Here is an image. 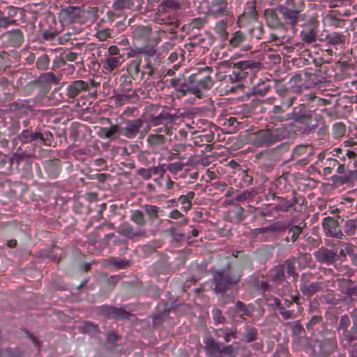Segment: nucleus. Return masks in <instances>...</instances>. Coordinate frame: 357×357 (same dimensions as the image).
Listing matches in <instances>:
<instances>
[{"label":"nucleus","instance_id":"obj_22","mask_svg":"<svg viewBox=\"0 0 357 357\" xmlns=\"http://www.w3.org/2000/svg\"><path fill=\"white\" fill-rule=\"evenodd\" d=\"M143 122L141 119L128 122L124 127L121 126V135L128 138H132L139 132V128L142 126Z\"/></svg>","mask_w":357,"mask_h":357},{"label":"nucleus","instance_id":"obj_45","mask_svg":"<svg viewBox=\"0 0 357 357\" xmlns=\"http://www.w3.org/2000/svg\"><path fill=\"white\" fill-rule=\"evenodd\" d=\"M130 220L139 227H142L147 223V220L145 218L143 211L140 210L132 211L130 215Z\"/></svg>","mask_w":357,"mask_h":357},{"label":"nucleus","instance_id":"obj_36","mask_svg":"<svg viewBox=\"0 0 357 357\" xmlns=\"http://www.w3.org/2000/svg\"><path fill=\"white\" fill-rule=\"evenodd\" d=\"M317 30L303 28L301 32V40L307 44L313 43L317 41Z\"/></svg>","mask_w":357,"mask_h":357},{"label":"nucleus","instance_id":"obj_3","mask_svg":"<svg viewBox=\"0 0 357 357\" xmlns=\"http://www.w3.org/2000/svg\"><path fill=\"white\" fill-rule=\"evenodd\" d=\"M212 72V68L208 66L203 69L199 68L197 73L189 77L188 82L182 84L178 91L183 95L190 93L199 98H202L203 96L202 89L208 90L213 85L214 82L211 77Z\"/></svg>","mask_w":357,"mask_h":357},{"label":"nucleus","instance_id":"obj_25","mask_svg":"<svg viewBox=\"0 0 357 357\" xmlns=\"http://www.w3.org/2000/svg\"><path fill=\"white\" fill-rule=\"evenodd\" d=\"M279 10L282 15L286 23L290 24L292 27L296 26L299 18L301 17V12L299 10L285 9L283 5L279 6Z\"/></svg>","mask_w":357,"mask_h":357},{"label":"nucleus","instance_id":"obj_14","mask_svg":"<svg viewBox=\"0 0 357 357\" xmlns=\"http://www.w3.org/2000/svg\"><path fill=\"white\" fill-rule=\"evenodd\" d=\"M314 256L317 261L326 265L333 264L338 259L336 252L323 246L314 252Z\"/></svg>","mask_w":357,"mask_h":357},{"label":"nucleus","instance_id":"obj_42","mask_svg":"<svg viewBox=\"0 0 357 357\" xmlns=\"http://www.w3.org/2000/svg\"><path fill=\"white\" fill-rule=\"evenodd\" d=\"M80 331L83 333H89L91 335H96L100 332L98 325L89 321H84L82 322Z\"/></svg>","mask_w":357,"mask_h":357},{"label":"nucleus","instance_id":"obj_5","mask_svg":"<svg viewBox=\"0 0 357 357\" xmlns=\"http://www.w3.org/2000/svg\"><path fill=\"white\" fill-rule=\"evenodd\" d=\"M312 354L314 357H328L337 348L335 333L328 331L322 339H316L311 344Z\"/></svg>","mask_w":357,"mask_h":357},{"label":"nucleus","instance_id":"obj_59","mask_svg":"<svg viewBox=\"0 0 357 357\" xmlns=\"http://www.w3.org/2000/svg\"><path fill=\"white\" fill-rule=\"evenodd\" d=\"M346 131V127L345 125L342 123L339 122L333 126V135L335 137H340L343 136Z\"/></svg>","mask_w":357,"mask_h":357},{"label":"nucleus","instance_id":"obj_49","mask_svg":"<svg viewBox=\"0 0 357 357\" xmlns=\"http://www.w3.org/2000/svg\"><path fill=\"white\" fill-rule=\"evenodd\" d=\"M305 154H307L308 156L312 155L313 154L312 149H309V146L307 145H298L294 148L292 156L293 158H296Z\"/></svg>","mask_w":357,"mask_h":357},{"label":"nucleus","instance_id":"obj_11","mask_svg":"<svg viewBox=\"0 0 357 357\" xmlns=\"http://www.w3.org/2000/svg\"><path fill=\"white\" fill-rule=\"evenodd\" d=\"M139 55L141 57V67L146 71V74L152 76L154 73L153 61L157 59L155 50L153 47H148L139 52Z\"/></svg>","mask_w":357,"mask_h":357},{"label":"nucleus","instance_id":"obj_6","mask_svg":"<svg viewBox=\"0 0 357 357\" xmlns=\"http://www.w3.org/2000/svg\"><path fill=\"white\" fill-rule=\"evenodd\" d=\"M314 274L310 272L303 273L301 275L300 291L305 297L310 298L314 294L323 291L327 287V284L331 282L334 284V280H328L326 282L322 281H312Z\"/></svg>","mask_w":357,"mask_h":357},{"label":"nucleus","instance_id":"obj_12","mask_svg":"<svg viewBox=\"0 0 357 357\" xmlns=\"http://www.w3.org/2000/svg\"><path fill=\"white\" fill-rule=\"evenodd\" d=\"M322 227L327 236L340 239L343 238L344 234L340 228L337 220L334 218H324L322 221Z\"/></svg>","mask_w":357,"mask_h":357},{"label":"nucleus","instance_id":"obj_35","mask_svg":"<svg viewBox=\"0 0 357 357\" xmlns=\"http://www.w3.org/2000/svg\"><path fill=\"white\" fill-rule=\"evenodd\" d=\"M257 20V13L255 10V3L250 2L247 10H245L241 16L239 17L238 21H250L256 22Z\"/></svg>","mask_w":357,"mask_h":357},{"label":"nucleus","instance_id":"obj_9","mask_svg":"<svg viewBox=\"0 0 357 357\" xmlns=\"http://www.w3.org/2000/svg\"><path fill=\"white\" fill-rule=\"evenodd\" d=\"M280 204L276 206L277 209L281 212H288L291 209L296 211H301L302 206L305 203V199L295 191L293 192V197L290 200H287L282 197H278Z\"/></svg>","mask_w":357,"mask_h":357},{"label":"nucleus","instance_id":"obj_53","mask_svg":"<svg viewBox=\"0 0 357 357\" xmlns=\"http://www.w3.org/2000/svg\"><path fill=\"white\" fill-rule=\"evenodd\" d=\"M283 7H284L285 9L302 12L303 3L301 1L296 2V0H287Z\"/></svg>","mask_w":357,"mask_h":357},{"label":"nucleus","instance_id":"obj_56","mask_svg":"<svg viewBox=\"0 0 357 357\" xmlns=\"http://www.w3.org/2000/svg\"><path fill=\"white\" fill-rule=\"evenodd\" d=\"M213 319L215 324H224L227 321L226 317L223 315L222 311L218 308H216L213 310Z\"/></svg>","mask_w":357,"mask_h":357},{"label":"nucleus","instance_id":"obj_47","mask_svg":"<svg viewBox=\"0 0 357 357\" xmlns=\"http://www.w3.org/2000/svg\"><path fill=\"white\" fill-rule=\"evenodd\" d=\"M50 83H57L56 77L52 73H43L38 79L32 82V84H44Z\"/></svg>","mask_w":357,"mask_h":357},{"label":"nucleus","instance_id":"obj_43","mask_svg":"<svg viewBox=\"0 0 357 357\" xmlns=\"http://www.w3.org/2000/svg\"><path fill=\"white\" fill-rule=\"evenodd\" d=\"M113 307L114 305L105 304L96 307L94 312L98 316H102L105 319H112Z\"/></svg>","mask_w":357,"mask_h":357},{"label":"nucleus","instance_id":"obj_34","mask_svg":"<svg viewBox=\"0 0 357 357\" xmlns=\"http://www.w3.org/2000/svg\"><path fill=\"white\" fill-rule=\"evenodd\" d=\"M258 330L255 327L246 325L241 340L243 342L250 343L255 341L258 337Z\"/></svg>","mask_w":357,"mask_h":357},{"label":"nucleus","instance_id":"obj_60","mask_svg":"<svg viewBox=\"0 0 357 357\" xmlns=\"http://www.w3.org/2000/svg\"><path fill=\"white\" fill-rule=\"evenodd\" d=\"M319 26L318 15L312 16L304 24L303 28L317 30Z\"/></svg>","mask_w":357,"mask_h":357},{"label":"nucleus","instance_id":"obj_46","mask_svg":"<svg viewBox=\"0 0 357 357\" xmlns=\"http://www.w3.org/2000/svg\"><path fill=\"white\" fill-rule=\"evenodd\" d=\"M246 36L243 32L238 31L235 32L229 43L233 47H238L244 44L246 41Z\"/></svg>","mask_w":357,"mask_h":357},{"label":"nucleus","instance_id":"obj_32","mask_svg":"<svg viewBox=\"0 0 357 357\" xmlns=\"http://www.w3.org/2000/svg\"><path fill=\"white\" fill-rule=\"evenodd\" d=\"M5 36L8 38V43L13 46L18 47L24 41V36L20 29H14L5 33Z\"/></svg>","mask_w":357,"mask_h":357},{"label":"nucleus","instance_id":"obj_62","mask_svg":"<svg viewBox=\"0 0 357 357\" xmlns=\"http://www.w3.org/2000/svg\"><path fill=\"white\" fill-rule=\"evenodd\" d=\"M270 89V86L265 82L258 84L254 88V92L255 94L264 95Z\"/></svg>","mask_w":357,"mask_h":357},{"label":"nucleus","instance_id":"obj_26","mask_svg":"<svg viewBox=\"0 0 357 357\" xmlns=\"http://www.w3.org/2000/svg\"><path fill=\"white\" fill-rule=\"evenodd\" d=\"M225 217L231 222L239 223L245 218L244 208L238 205H234L227 212Z\"/></svg>","mask_w":357,"mask_h":357},{"label":"nucleus","instance_id":"obj_39","mask_svg":"<svg viewBox=\"0 0 357 357\" xmlns=\"http://www.w3.org/2000/svg\"><path fill=\"white\" fill-rule=\"evenodd\" d=\"M142 208L150 222H153L159 218V207L150 204H144Z\"/></svg>","mask_w":357,"mask_h":357},{"label":"nucleus","instance_id":"obj_21","mask_svg":"<svg viewBox=\"0 0 357 357\" xmlns=\"http://www.w3.org/2000/svg\"><path fill=\"white\" fill-rule=\"evenodd\" d=\"M264 16L265 17L267 25L273 29H279L284 27L277 11L275 9L269 8L264 11Z\"/></svg>","mask_w":357,"mask_h":357},{"label":"nucleus","instance_id":"obj_58","mask_svg":"<svg viewBox=\"0 0 357 357\" xmlns=\"http://www.w3.org/2000/svg\"><path fill=\"white\" fill-rule=\"evenodd\" d=\"M350 324L351 321L347 314L341 316L337 326L338 332L340 333V331L344 330V328H349Z\"/></svg>","mask_w":357,"mask_h":357},{"label":"nucleus","instance_id":"obj_23","mask_svg":"<svg viewBox=\"0 0 357 357\" xmlns=\"http://www.w3.org/2000/svg\"><path fill=\"white\" fill-rule=\"evenodd\" d=\"M286 227L288 234L291 236V243H295L307 227V224L305 221H301L298 225H294L291 221L287 222Z\"/></svg>","mask_w":357,"mask_h":357},{"label":"nucleus","instance_id":"obj_44","mask_svg":"<svg viewBox=\"0 0 357 357\" xmlns=\"http://www.w3.org/2000/svg\"><path fill=\"white\" fill-rule=\"evenodd\" d=\"M235 311L243 319H246L248 317H250L252 315V312H250L245 304L241 301H237L235 303Z\"/></svg>","mask_w":357,"mask_h":357},{"label":"nucleus","instance_id":"obj_15","mask_svg":"<svg viewBox=\"0 0 357 357\" xmlns=\"http://www.w3.org/2000/svg\"><path fill=\"white\" fill-rule=\"evenodd\" d=\"M141 67V57H139V52L133 56V59L130 61L127 66V72L129 76L133 79H143L146 75V71L140 69Z\"/></svg>","mask_w":357,"mask_h":357},{"label":"nucleus","instance_id":"obj_64","mask_svg":"<svg viewBox=\"0 0 357 357\" xmlns=\"http://www.w3.org/2000/svg\"><path fill=\"white\" fill-rule=\"evenodd\" d=\"M266 301L267 304L274 309L278 308L281 305L280 300L275 296H270L268 298H266Z\"/></svg>","mask_w":357,"mask_h":357},{"label":"nucleus","instance_id":"obj_40","mask_svg":"<svg viewBox=\"0 0 357 357\" xmlns=\"http://www.w3.org/2000/svg\"><path fill=\"white\" fill-rule=\"evenodd\" d=\"M112 314V319L117 320H129L132 316L130 312L114 305Z\"/></svg>","mask_w":357,"mask_h":357},{"label":"nucleus","instance_id":"obj_63","mask_svg":"<svg viewBox=\"0 0 357 357\" xmlns=\"http://www.w3.org/2000/svg\"><path fill=\"white\" fill-rule=\"evenodd\" d=\"M25 153L21 151H16L11 157L13 163L14 161L16 162L17 165H19L20 163L23 161L25 158H30L29 155H24Z\"/></svg>","mask_w":357,"mask_h":357},{"label":"nucleus","instance_id":"obj_31","mask_svg":"<svg viewBox=\"0 0 357 357\" xmlns=\"http://www.w3.org/2000/svg\"><path fill=\"white\" fill-rule=\"evenodd\" d=\"M121 126L118 124L112 125L109 128H102L99 131V136L102 138H117L121 135Z\"/></svg>","mask_w":357,"mask_h":357},{"label":"nucleus","instance_id":"obj_4","mask_svg":"<svg viewBox=\"0 0 357 357\" xmlns=\"http://www.w3.org/2000/svg\"><path fill=\"white\" fill-rule=\"evenodd\" d=\"M288 135L287 128L281 125L276 128L260 130L257 132L250 133L248 142L255 147H268L280 142Z\"/></svg>","mask_w":357,"mask_h":357},{"label":"nucleus","instance_id":"obj_33","mask_svg":"<svg viewBox=\"0 0 357 357\" xmlns=\"http://www.w3.org/2000/svg\"><path fill=\"white\" fill-rule=\"evenodd\" d=\"M211 11L215 15L228 14L227 0H214L211 5Z\"/></svg>","mask_w":357,"mask_h":357},{"label":"nucleus","instance_id":"obj_28","mask_svg":"<svg viewBox=\"0 0 357 357\" xmlns=\"http://www.w3.org/2000/svg\"><path fill=\"white\" fill-rule=\"evenodd\" d=\"M123 56H106L103 61L102 67L107 73H112L116 68L120 67L123 63Z\"/></svg>","mask_w":357,"mask_h":357},{"label":"nucleus","instance_id":"obj_50","mask_svg":"<svg viewBox=\"0 0 357 357\" xmlns=\"http://www.w3.org/2000/svg\"><path fill=\"white\" fill-rule=\"evenodd\" d=\"M357 229V219L347 220L344 222V231L347 236H353L355 234Z\"/></svg>","mask_w":357,"mask_h":357},{"label":"nucleus","instance_id":"obj_7","mask_svg":"<svg viewBox=\"0 0 357 357\" xmlns=\"http://www.w3.org/2000/svg\"><path fill=\"white\" fill-rule=\"evenodd\" d=\"M204 349L206 354L210 357H225L231 356L234 353L232 344L224 346L219 343L211 335H206L204 339Z\"/></svg>","mask_w":357,"mask_h":357},{"label":"nucleus","instance_id":"obj_38","mask_svg":"<svg viewBox=\"0 0 357 357\" xmlns=\"http://www.w3.org/2000/svg\"><path fill=\"white\" fill-rule=\"evenodd\" d=\"M13 165V163L10 156L3 155L2 157H0V174H10L12 170Z\"/></svg>","mask_w":357,"mask_h":357},{"label":"nucleus","instance_id":"obj_24","mask_svg":"<svg viewBox=\"0 0 357 357\" xmlns=\"http://www.w3.org/2000/svg\"><path fill=\"white\" fill-rule=\"evenodd\" d=\"M90 89L89 84L83 80H77L73 82L67 89V96L73 98L78 96L82 91H88Z\"/></svg>","mask_w":357,"mask_h":357},{"label":"nucleus","instance_id":"obj_20","mask_svg":"<svg viewBox=\"0 0 357 357\" xmlns=\"http://www.w3.org/2000/svg\"><path fill=\"white\" fill-rule=\"evenodd\" d=\"M104 282L101 285L100 292L102 295L108 296L116 287V284L120 281L119 275H112L108 277L107 275L103 276Z\"/></svg>","mask_w":357,"mask_h":357},{"label":"nucleus","instance_id":"obj_19","mask_svg":"<svg viewBox=\"0 0 357 357\" xmlns=\"http://www.w3.org/2000/svg\"><path fill=\"white\" fill-rule=\"evenodd\" d=\"M319 115H316L312 119V114H303L295 118V121L301 124H304L305 128L303 132H310L314 130L318 126Z\"/></svg>","mask_w":357,"mask_h":357},{"label":"nucleus","instance_id":"obj_51","mask_svg":"<svg viewBox=\"0 0 357 357\" xmlns=\"http://www.w3.org/2000/svg\"><path fill=\"white\" fill-rule=\"evenodd\" d=\"M109 264L117 269L124 268L130 266L129 261L118 257H112L109 259Z\"/></svg>","mask_w":357,"mask_h":357},{"label":"nucleus","instance_id":"obj_17","mask_svg":"<svg viewBox=\"0 0 357 357\" xmlns=\"http://www.w3.org/2000/svg\"><path fill=\"white\" fill-rule=\"evenodd\" d=\"M143 283L139 280L124 281L121 284V291L128 295H139L143 290Z\"/></svg>","mask_w":357,"mask_h":357},{"label":"nucleus","instance_id":"obj_41","mask_svg":"<svg viewBox=\"0 0 357 357\" xmlns=\"http://www.w3.org/2000/svg\"><path fill=\"white\" fill-rule=\"evenodd\" d=\"M345 40V36L339 33H333L326 36L327 43L332 46L344 45Z\"/></svg>","mask_w":357,"mask_h":357},{"label":"nucleus","instance_id":"obj_30","mask_svg":"<svg viewBox=\"0 0 357 357\" xmlns=\"http://www.w3.org/2000/svg\"><path fill=\"white\" fill-rule=\"evenodd\" d=\"M215 335L217 337H222L226 342H229L231 339H236L237 337V330L231 328H215L213 331Z\"/></svg>","mask_w":357,"mask_h":357},{"label":"nucleus","instance_id":"obj_61","mask_svg":"<svg viewBox=\"0 0 357 357\" xmlns=\"http://www.w3.org/2000/svg\"><path fill=\"white\" fill-rule=\"evenodd\" d=\"M206 23V20L204 18L198 17L193 19L191 22L189 24L188 26L190 29H200L202 28Z\"/></svg>","mask_w":357,"mask_h":357},{"label":"nucleus","instance_id":"obj_2","mask_svg":"<svg viewBox=\"0 0 357 357\" xmlns=\"http://www.w3.org/2000/svg\"><path fill=\"white\" fill-rule=\"evenodd\" d=\"M54 137L50 132H32L29 129L24 130L12 140L13 149L31 157L36 146H50Z\"/></svg>","mask_w":357,"mask_h":357},{"label":"nucleus","instance_id":"obj_29","mask_svg":"<svg viewBox=\"0 0 357 357\" xmlns=\"http://www.w3.org/2000/svg\"><path fill=\"white\" fill-rule=\"evenodd\" d=\"M296 261L297 258L292 257L285 259L282 264L284 271H287V276L291 277L294 281L297 280L299 276V274L296 270Z\"/></svg>","mask_w":357,"mask_h":357},{"label":"nucleus","instance_id":"obj_57","mask_svg":"<svg viewBox=\"0 0 357 357\" xmlns=\"http://www.w3.org/2000/svg\"><path fill=\"white\" fill-rule=\"evenodd\" d=\"M50 63V59L47 54L41 55L36 61V66L38 69L46 70Z\"/></svg>","mask_w":357,"mask_h":357},{"label":"nucleus","instance_id":"obj_52","mask_svg":"<svg viewBox=\"0 0 357 357\" xmlns=\"http://www.w3.org/2000/svg\"><path fill=\"white\" fill-rule=\"evenodd\" d=\"M257 195V192L254 190H245L241 193L237 195L234 198V201L235 202H243L248 199H252Z\"/></svg>","mask_w":357,"mask_h":357},{"label":"nucleus","instance_id":"obj_13","mask_svg":"<svg viewBox=\"0 0 357 357\" xmlns=\"http://www.w3.org/2000/svg\"><path fill=\"white\" fill-rule=\"evenodd\" d=\"M59 17L62 24H70L80 19L81 10L79 7L68 6L61 10Z\"/></svg>","mask_w":357,"mask_h":357},{"label":"nucleus","instance_id":"obj_1","mask_svg":"<svg viewBox=\"0 0 357 357\" xmlns=\"http://www.w3.org/2000/svg\"><path fill=\"white\" fill-rule=\"evenodd\" d=\"M211 272L213 275L214 293L220 295L224 305L234 302V296L227 294V291L232 290L239 283L242 270L234 268L231 264L227 263L222 268H212Z\"/></svg>","mask_w":357,"mask_h":357},{"label":"nucleus","instance_id":"obj_27","mask_svg":"<svg viewBox=\"0 0 357 357\" xmlns=\"http://www.w3.org/2000/svg\"><path fill=\"white\" fill-rule=\"evenodd\" d=\"M270 279L277 284H281L286 281L287 276L282 264L275 265L269 272Z\"/></svg>","mask_w":357,"mask_h":357},{"label":"nucleus","instance_id":"obj_48","mask_svg":"<svg viewBox=\"0 0 357 357\" xmlns=\"http://www.w3.org/2000/svg\"><path fill=\"white\" fill-rule=\"evenodd\" d=\"M147 141L151 146H158L165 144V137L162 135H149Z\"/></svg>","mask_w":357,"mask_h":357},{"label":"nucleus","instance_id":"obj_37","mask_svg":"<svg viewBox=\"0 0 357 357\" xmlns=\"http://www.w3.org/2000/svg\"><path fill=\"white\" fill-rule=\"evenodd\" d=\"M287 222L284 221H278L270 225L268 227L261 229L264 233H277L283 232L287 230Z\"/></svg>","mask_w":357,"mask_h":357},{"label":"nucleus","instance_id":"obj_18","mask_svg":"<svg viewBox=\"0 0 357 357\" xmlns=\"http://www.w3.org/2000/svg\"><path fill=\"white\" fill-rule=\"evenodd\" d=\"M177 117L178 116H176V114L160 113L158 116L151 114L149 121L150 124L153 126H158L160 125L165 126L166 130L167 126L169 123H172Z\"/></svg>","mask_w":357,"mask_h":357},{"label":"nucleus","instance_id":"obj_55","mask_svg":"<svg viewBox=\"0 0 357 357\" xmlns=\"http://www.w3.org/2000/svg\"><path fill=\"white\" fill-rule=\"evenodd\" d=\"M287 326L291 330L293 335H301L305 332L303 326L300 324L299 321H294L287 323Z\"/></svg>","mask_w":357,"mask_h":357},{"label":"nucleus","instance_id":"obj_8","mask_svg":"<svg viewBox=\"0 0 357 357\" xmlns=\"http://www.w3.org/2000/svg\"><path fill=\"white\" fill-rule=\"evenodd\" d=\"M117 232L132 241H138L148 237L147 230L143 227H135L128 222H122Z\"/></svg>","mask_w":357,"mask_h":357},{"label":"nucleus","instance_id":"obj_10","mask_svg":"<svg viewBox=\"0 0 357 357\" xmlns=\"http://www.w3.org/2000/svg\"><path fill=\"white\" fill-rule=\"evenodd\" d=\"M180 6V3L178 0H164L158 6V10L155 14V21L159 24H169L170 25L174 24L175 27L178 26V23L169 22L168 19L161 17L162 15L168 13L171 10H176Z\"/></svg>","mask_w":357,"mask_h":357},{"label":"nucleus","instance_id":"obj_16","mask_svg":"<svg viewBox=\"0 0 357 357\" xmlns=\"http://www.w3.org/2000/svg\"><path fill=\"white\" fill-rule=\"evenodd\" d=\"M340 341L344 348L348 347L351 345L353 341L357 340V325L356 323L354 324L352 327L349 328H344L339 333Z\"/></svg>","mask_w":357,"mask_h":357},{"label":"nucleus","instance_id":"obj_54","mask_svg":"<svg viewBox=\"0 0 357 357\" xmlns=\"http://www.w3.org/2000/svg\"><path fill=\"white\" fill-rule=\"evenodd\" d=\"M112 30L110 29H102L100 30H98V31L96 33V38H98L100 41H105L108 38H112Z\"/></svg>","mask_w":357,"mask_h":357}]
</instances>
